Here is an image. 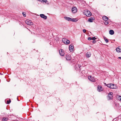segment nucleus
<instances>
[{
    "label": "nucleus",
    "mask_w": 121,
    "mask_h": 121,
    "mask_svg": "<svg viewBox=\"0 0 121 121\" xmlns=\"http://www.w3.org/2000/svg\"><path fill=\"white\" fill-rule=\"evenodd\" d=\"M84 14L87 17H90L91 15L92 14L90 11L87 10H84L83 11Z\"/></svg>",
    "instance_id": "obj_1"
},
{
    "label": "nucleus",
    "mask_w": 121,
    "mask_h": 121,
    "mask_svg": "<svg viewBox=\"0 0 121 121\" xmlns=\"http://www.w3.org/2000/svg\"><path fill=\"white\" fill-rule=\"evenodd\" d=\"M106 86L108 87L111 89H115L116 87L115 85L112 83L107 84Z\"/></svg>",
    "instance_id": "obj_2"
},
{
    "label": "nucleus",
    "mask_w": 121,
    "mask_h": 121,
    "mask_svg": "<svg viewBox=\"0 0 121 121\" xmlns=\"http://www.w3.org/2000/svg\"><path fill=\"white\" fill-rule=\"evenodd\" d=\"M113 93L112 92H110L109 93L108 96L107 97L108 99L110 100L112 99L113 98Z\"/></svg>",
    "instance_id": "obj_3"
},
{
    "label": "nucleus",
    "mask_w": 121,
    "mask_h": 121,
    "mask_svg": "<svg viewBox=\"0 0 121 121\" xmlns=\"http://www.w3.org/2000/svg\"><path fill=\"white\" fill-rule=\"evenodd\" d=\"M62 41L64 43L67 44L69 43H70V41L69 40L64 38H63L62 39Z\"/></svg>",
    "instance_id": "obj_4"
},
{
    "label": "nucleus",
    "mask_w": 121,
    "mask_h": 121,
    "mask_svg": "<svg viewBox=\"0 0 121 121\" xmlns=\"http://www.w3.org/2000/svg\"><path fill=\"white\" fill-rule=\"evenodd\" d=\"M25 23L27 25H31L33 24L31 20H27L25 21Z\"/></svg>",
    "instance_id": "obj_5"
},
{
    "label": "nucleus",
    "mask_w": 121,
    "mask_h": 121,
    "mask_svg": "<svg viewBox=\"0 0 121 121\" xmlns=\"http://www.w3.org/2000/svg\"><path fill=\"white\" fill-rule=\"evenodd\" d=\"M71 10L73 13H75L77 12V9L76 7L73 6Z\"/></svg>",
    "instance_id": "obj_6"
},
{
    "label": "nucleus",
    "mask_w": 121,
    "mask_h": 121,
    "mask_svg": "<svg viewBox=\"0 0 121 121\" xmlns=\"http://www.w3.org/2000/svg\"><path fill=\"white\" fill-rule=\"evenodd\" d=\"M74 47L73 45L71 44L69 47V49L70 51L73 52V50Z\"/></svg>",
    "instance_id": "obj_7"
},
{
    "label": "nucleus",
    "mask_w": 121,
    "mask_h": 121,
    "mask_svg": "<svg viewBox=\"0 0 121 121\" xmlns=\"http://www.w3.org/2000/svg\"><path fill=\"white\" fill-rule=\"evenodd\" d=\"M59 53L60 55L61 56H63L64 55L65 53L64 51L62 49L60 50L59 51Z\"/></svg>",
    "instance_id": "obj_8"
},
{
    "label": "nucleus",
    "mask_w": 121,
    "mask_h": 121,
    "mask_svg": "<svg viewBox=\"0 0 121 121\" xmlns=\"http://www.w3.org/2000/svg\"><path fill=\"white\" fill-rule=\"evenodd\" d=\"M40 17L41 18H43L44 19H46L47 18V17L43 14H41L39 15Z\"/></svg>",
    "instance_id": "obj_9"
},
{
    "label": "nucleus",
    "mask_w": 121,
    "mask_h": 121,
    "mask_svg": "<svg viewBox=\"0 0 121 121\" xmlns=\"http://www.w3.org/2000/svg\"><path fill=\"white\" fill-rule=\"evenodd\" d=\"M95 20V18L94 17H91L88 19V21L90 22H92Z\"/></svg>",
    "instance_id": "obj_10"
},
{
    "label": "nucleus",
    "mask_w": 121,
    "mask_h": 121,
    "mask_svg": "<svg viewBox=\"0 0 121 121\" xmlns=\"http://www.w3.org/2000/svg\"><path fill=\"white\" fill-rule=\"evenodd\" d=\"M97 90L99 92L103 90L101 86L99 85L98 86Z\"/></svg>",
    "instance_id": "obj_11"
},
{
    "label": "nucleus",
    "mask_w": 121,
    "mask_h": 121,
    "mask_svg": "<svg viewBox=\"0 0 121 121\" xmlns=\"http://www.w3.org/2000/svg\"><path fill=\"white\" fill-rule=\"evenodd\" d=\"M88 79L90 81L92 82H94L95 81V79L94 78L92 77L91 76H89L88 77Z\"/></svg>",
    "instance_id": "obj_12"
},
{
    "label": "nucleus",
    "mask_w": 121,
    "mask_h": 121,
    "mask_svg": "<svg viewBox=\"0 0 121 121\" xmlns=\"http://www.w3.org/2000/svg\"><path fill=\"white\" fill-rule=\"evenodd\" d=\"M66 60H70L71 59V57L70 55L67 54L66 56Z\"/></svg>",
    "instance_id": "obj_13"
},
{
    "label": "nucleus",
    "mask_w": 121,
    "mask_h": 121,
    "mask_svg": "<svg viewBox=\"0 0 121 121\" xmlns=\"http://www.w3.org/2000/svg\"><path fill=\"white\" fill-rule=\"evenodd\" d=\"M65 19L66 20L69 21H71V18L65 16L64 17Z\"/></svg>",
    "instance_id": "obj_14"
},
{
    "label": "nucleus",
    "mask_w": 121,
    "mask_h": 121,
    "mask_svg": "<svg viewBox=\"0 0 121 121\" xmlns=\"http://www.w3.org/2000/svg\"><path fill=\"white\" fill-rule=\"evenodd\" d=\"M116 51L118 52H121V47H117L116 49Z\"/></svg>",
    "instance_id": "obj_15"
},
{
    "label": "nucleus",
    "mask_w": 121,
    "mask_h": 121,
    "mask_svg": "<svg viewBox=\"0 0 121 121\" xmlns=\"http://www.w3.org/2000/svg\"><path fill=\"white\" fill-rule=\"evenodd\" d=\"M103 19L105 21H107L108 19V18L107 17L105 16H104L103 17Z\"/></svg>",
    "instance_id": "obj_16"
},
{
    "label": "nucleus",
    "mask_w": 121,
    "mask_h": 121,
    "mask_svg": "<svg viewBox=\"0 0 121 121\" xmlns=\"http://www.w3.org/2000/svg\"><path fill=\"white\" fill-rule=\"evenodd\" d=\"M91 54L90 52H88L86 53V56L87 57H90L91 56Z\"/></svg>",
    "instance_id": "obj_17"
},
{
    "label": "nucleus",
    "mask_w": 121,
    "mask_h": 121,
    "mask_svg": "<svg viewBox=\"0 0 121 121\" xmlns=\"http://www.w3.org/2000/svg\"><path fill=\"white\" fill-rule=\"evenodd\" d=\"M8 118L7 117H4L2 119V120L3 121H7L8 120Z\"/></svg>",
    "instance_id": "obj_18"
},
{
    "label": "nucleus",
    "mask_w": 121,
    "mask_h": 121,
    "mask_svg": "<svg viewBox=\"0 0 121 121\" xmlns=\"http://www.w3.org/2000/svg\"><path fill=\"white\" fill-rule=\"evenodd\" d=\"M109 33L111 35H113L114 33V32L113 30H110L109 31Z\"/></svg>",
    "instance_id": "obj_19"
},
{
    "label": "nucleus",
    "mask_w": 121,
    "mask_h": 121,
    "mask_svg": "<svg viewBox=\"0 0 121 121\" xmlns=\"http://www.w3.org/2000/svg\"><path fill=\"white\" fill-rule=\"evenodd\" d=\"M78 20L76 18H72L71 20V21L73 22H76L78 21Z\"/></svg>",
    "instance_id": "obj_20"
},
{
    "label": "nucleus",
    "mask_w": 121,
    "mask_h": 121,
    "mask_svg": "<svg viewBox=\"0 0 121 121\" xmlns=\"http://www.w3.org/2000/svg\"><path fill=\"white\" fill-rule=\"evenodd\" d=\"M104 38L106 43H107L108 42V40L106 37H104Z\"/></svg>",
    "instance_id": "obj_21"
},
{
    "label": "nucleus",
    "mask_w": 121,
    "mask_h": 121,
    "mask_svg": "<svg viewBox=\"0 0 121 121\" xmlns=\"http://www.w3.org/2000/svg\"><path fill=\"white\" fill-rule=\"evenodd\" d=\"M104 23L105 25H107L109 24V22L107 21H105Z\"/></svg>",
    "instance_id": "obj_22"
},
{
    "label": "nucleus",
    "mask_w": 121,
    "mask_h": 121,
    "mask_svg": "<svg viewBox=\"0 0 121 121\" xmlns=\"http://www.w3.org/2000/svg\"><path fill=\"white\" fill-rule=\"evenodd\" d=\"M11 102V101L10 99V100H7V104H9Z\"/></svg>",
    "instance_id": "obj_23"
},
{
    "label": "nucleus",
    "mask_w": 121,
    "mask_h": 121,
    "mask_svg": "<svg viewBox=\"0 0 121 121\" xmlns=\"http://www.w3.org/2000/svg\"><path fill=\"white\" fill-rule=\"evenodd\" d=\"M96 39V38L95 37H93L91 38V39L93 40H95Z\"/></svg>",
    "instance_id": "obj_24"
},
{
    "label": "nucleus",
    "mask_w": 121,
    "mask_h": 121,
    "mask_svg": "<svg viewBox=\"0 0 121 121\" xmlns=\"http://www.w3.org/2000/svg\"><path fill=\"white\" fill-rule=\"evenodd\" d=\"M22 14L23 15V16L24 17H26V14H25V13H24L23 12L22 13Z\"/></svg>",
    "instance_id": "obj_25"
},
{
    "label": "nucleus",
    "mask_w": 121,
    "mask_h": 121,
    "mask_svg": "<svg viewBox=\"0 0 121 121\" xmlns=\"http://www.w3.org/2000/svg\"><path fill=\"white\" fill-rule=\"evenodd\" d=\"M88 39L89 40H90L91 39V38L90 37H89L88 38Z\"/></svg>",
    "instance_id": "obj_26"
},
{
    "label": "nucleus",
    "mask_w": 121,
    "mask_h": 121,
    "mask_svg": "<svg viewBox=\"0 0 121 121\" xmlns=\"http://www.w3.org/2000/svg\"><path fill=\"white\" fill-rule=\"evenodd\" d=\"M86 31V30L85 29H84L83 30V31L84 33H85Z\"/></svg>",
    "instance_id": "obj_27"
},
{
    "label": "nucleus",
    "mask_w": 121,
    "mask_h": 121,
    "mask_svg": "<svg viewBox=\"0 0 121 121\" xmlns=\"http://www.w3.org/2000/svg\"><path fill=\"white\" fill-rule=\"evenodd\" d=\"M96 42V41H93L92 42V43H95Z\"/></svg>",
    "instance_id": "obj_28"
},
{
    "label": "nucleus",
    "mask_w": 121,
    "mask_h": 121,
    "mask_svg": "<svg viewBox=\"0 0 121 121\" xmlns=\"http://www.w3.org/2000/svg\"><path fill=\"white\" fill-rule=\"evenodd\" d=\"M118 58L119 59H120L121 60V57H118Z\"/></svg>",
    "instance_id": "obj_29"
},
{
    "label": "nucleus",
    "mask_w": 121,
    "mask_h": 121,
    "mask_svg": "<svg viewBox=\"0 0 121 121\" xmlns=\"http://www.w3.org/2000/svg\"><path fill=\"white\" fill-rule=\"evenodd\" d=\"M0 74H1V75H3V74L1 73H0Z\"/></svg>",
    "instance_id": "obj_30"
},
{
    "label": "nucleus",
    "mask_w": 121,
    "mask_h": 121,
    "mask_svg": "<svg viewBox=\"0 0 121 121\" xmlns=\"http://www.w3.org/2000/svg\"><path fill=\"white\" fill-rule=\"evenodd\" d=\"M121 98L120 99V100L121 101Z\"/></svg>",
    "instance_id": "obj_31"
}]
</instances>
